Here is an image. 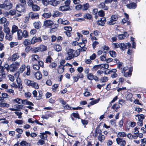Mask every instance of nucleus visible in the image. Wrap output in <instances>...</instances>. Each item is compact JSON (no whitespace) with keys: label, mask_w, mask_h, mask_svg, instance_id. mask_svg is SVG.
I'll return each instance as SVG.
<instances>
[{"label":"nucleus","mask_w":146,"mask_h":146,"mask_svg":"<svg viewBox=\"0 0 146 146\" xmlns=\"http://www.w3.org/2000/svg\"><path fill=\"white\" fill-rule=\"evenodd\" d=\"M13 101V102H15L19 104H24L30 105H33V104L31 102L28 101L26 100H22L19 98H17L14 99Z\"/></svg>","instance_id":"2"},{"label":"nucleus","mask_w":146,"mask_h":146,"mask_svg":"<svg viewBox=\"0 0 146 146\" xmlns=\"http://www.w3.org/2000/svg\"><path fill=\"white\" fill-rule=\"evenodd\" d=\"M39 96L36 97V99L37 100H39L41 99L42 97L43 96V94L42 92L41 91H38Z\"/></svg>","instance_id":"50"},{"label":"nucleus","mask_w":146,"mask_h":146,"mask_svg":"<svg viewBox=\"0 0 146 146\" xmlns=\"http://www.w3.org/2000/svg\"><path fill=\"white\" fill-rule=\"evenodd\" d=\"M98 7L99 8H101L105 10H107L108 9V6L105 5L104 3H100L98 5Z\"/></svg>","instance_id":"22"},{"label":"nucleus","mask_w":146,"mask_h":146,"mask_svg":"<svg viewBox=\"0 0 146 146\" xmlns=\"http://www.w3.org/2000/svg\"><path fill=\"white\" fill-rule=\"evenodd\" d=\"M131 44L129 42L125 44L122 43H120V48L123 50L127 48V47L128 48L131 47Z\"/></svg>","instance_id":"8"},{"label":"nucleus","mask_w":146,"mask_h":146,"mask_svg":"<svg viewBox=\"0 0 146 146\" xmlns=\"http://www.w3.org/2000/svg\"><path fill=\"white\" fill-rule=\"evenodd\" d=\"M90 6L89 3H86L82 5V9L83 11L87 10L89 7Z\"/></svg>","instance_id":"34"},{"label":"nucleus","mask_w":146,"mask_h":146,"mask_svg":"<svg viewBox=\"0 0 146 146\" xmlns=\"http://www.w3.org/2000/svg\"><path fill=\"white\" fill-rule=\"evenodd\" d=\"M30 57L31 58V60L33 62L38 61L40 60V57L36 54H32L30 56Z\"/></svg>","instance_id":"11"},{"label":"nucleus","mask_w":146,"mask_h":146,"mask_svg":"<svg viewBox=\"0 0 146 146\" xmlns=\"http://www.w3.org/2000/svg\"><path fill=\"white\" fill-rule=\"evenodd\" d=\"M84 17L85 19H90L92 18V16L91 15L87 13L84 15Z\"/></svg>","instance_id":"48"},{"label":"nucleus","mask_w":146,"mask_h":146,"mask_svg":"<svg viewBox=\"0 0 146 146\" xmlns=\"http://www.w3.org/2000/svg\"><path fill=\"white\" fill-rule=\"evenodd\" d=\"M30 42V41L29 39H25L24 40L23 42V44L25 46H26L29 44Z\"/></svg>","instance_id":"51"},{"label":"nucleus","mask_w":146,"mask_h":146,"mask_svg":"<svg viewBox=\"0 0 146 146\" xmlns=\"http://www.w3.org/2000/svg\"><path fill=\"white\" fill-rule=\"evenodd\" d=\"M30 86L35 89H38L39 88V86L38 84L33 81H32Z\"/></svg>","instance_id":"32"},{"label":"nucleus","mask_w":146,"mask_h":146,"mask_svg":"<svg viewBox=\"0 0 146 146\" xmlns=\"http://www.w3.org/2000/svg\"><path fill=\"white\" fill-rule=\"evenodd\" d=\"M53 22L50 20H46L44 21L43 26L46 27L50 26L53 24Z\"/></svg>","instance_id":"15"},{"label":"nucleus","mask_w":146,"mask_h":146,"mask_svg":"<svg viewBox=\"0 0 146 146\" xmlns=\"http://www.w3.org/2000/svg\"><path fill=\"white\" fill-rule=\"evenodd\" d=\"M23 33V37L24 38H27L28 37L29 33L25 30H24L23 31H22Z\"/></svg>","instance_id":"38"},{"label":"nucleus","mask_w":146,"mask_h":146,"mask_svg":"<svg viewBox=\"0 0 146 146\" xmlns=\"http://www.w3.org/2000/svg\"><path fill=\"white\" fill-rule=\"evenodd\" d=\"M12 7V5L9 0H5L2 4H0V8L8 10Z\"/></svg>","instance_id":"1"},{"label":"nucleus","mask_w":146,"mask_h":146,"mask_svg":"<svg viewBox=\"0 0 146 146\" xmlns=\"http://www.w3.org/2000/svg\"><path fill=\"white\" fill-rule=\"evenodd\" d=\"M117 0H106L105 1V3L106 4L113 2V4L111 6L113 7H116L117 4Z\"/></svg>","instance_id":"13"},{"label":"nucleus","mask_w":146,"mask_h":146,"mask_svg":"<svg viewBox=\"0 0 146 146\" xmlns=\"http://www.w3.org/2000/svg\"><path fill=\"white\" fill-rule=\"evenodd\" d=\"M14 107H15V109L17 110V111H19L20 109H22L23 107V106L21 105H14Z\"/></svg>","instance_id":"56"},{"label":"nucleus","mask_w":146,"mask_h":146,"mask_svg":"<svg viewBox=\"0 0 146 146\" xmlns=\"http://www.w3.org/2000/svg\"><path fill=\"white\" fill-rule=\"evenodd\" d=\"M31 7L32 10L34 11H38L40 9V7L36 4L34 5Z\"/></svg>","instance_id":"24"},{"label":"nucleus","mask_w":146,"mask_h":146,"mask_svg":"<svg viewBox=\"0 0 146 146\" xmlns=\"http://www.w3.org/2000/svg\"><path fill=\"white\" fill-rule=\"evenodd\" d=\"M136 117H137L139 121H142L144 119L145 117L143 114H137L135 115Z\"/></svg>","instance_id":"35"},{"label":"nucleus","mask_w":146,"mask_h":146,"mask_svg":"<svg viewBox=\"0 0 146 146\" xmlns=\"http://www.w3.org/2000/svg\"><path fill=\"white\" fill-rule=\"evenodd\" d=\"M109 54L110 56L113 57H115L116 56V52L114 51H110L109 52Z\"/></svg>","instance_id":"63"},{"label":"nucleus","mask_w":146,"mask_h":146,"mask_svg":"<svg viewBox=\"0 0 146 146\" xmlns=\"http://www.w3.org/2000/svg\"><path fill=\"white\" fill-rule=\"evenodd\" d=\"M99 65H95L91 69V70L93 72L95 71L99 68Z\"/></svg>","instance_id":"54"},{"label":"nucleus","mask_w":146,"mask_h":146,"mask_svg":"<svg viewBox=\"0 0 146 146\" xmlns=\"http://www.w3.org/2000/svg\"><path fill=\"white\" fill-rule=\"evenodd\" d=\"M3 31L6 34L10 33V29L7 26H4Z\"/></svg>","instance_id":"44"},{"label":"nucleus","mask_w":146,"mask_h":146,"mask_svg":"<svg viewBox=\"0 0 146 146\" xmlns=\"http://www.w3.org/2000/svg\"><path fill=\"white\" fill-rule=\"evenodd\" d=\"M40 137L42 139L46 140L47 139V136L45 133H40Z\"/></svg>","instance_id":"42"},{"label":"nucleus","mask_w":146,"mask_h":146,"mask_svg":"<svg viewBox=\"0 0 146 146\" xmlns=\"http://www.w3.org/2000/svg\"><path fill=\"white\" fill-rule=\"evenodd\" d=\"M58 23L62 24L64 25H69L70 22L67 20H63L62 19H59L58 20Z\"/></svg>","instance_id":"14"},{"label":"nucleus","mask_w":146,"mask_h":146,"mask_svg":"<svg viewBox=\"0 0 146 146\" xmlns=\"http://www.w3.org/2000/svg\"><path fill=\"white\" fill-rule=\"evenodd\" d=\"M18 44V43L17 42H11L9 43V45L11 48H12L14 46L17 45Z\"/></svg>","instance_id":"49"},{"label":"nucleus","mask_w":146,"mask_h":146,"mask_svg":"<svg viewBox=\"0 0 146 146\" xmlns=\"http://www.w3.org/2000/svg\"><path fill=\"white\" fill-rule=\"evenodd\" d=\"M52 58L50 56H48L47 57L46 60L45 62L46 63H48L51 62Z\"/></svg>","instance_id":"59"},{"label":"nucleus","mask_w":146,"mask_h":146,"mask_svg":"<svg viewBox=\"0 0 146 146\" xmlns=\"http://www.w3.org/2000/svg\"><path fill=\"white\" fill-rule=\"evenodd\" d=\"M99 68L100 69H108L109 67V65L107 64H99Z\"/></svg>","instance_id":"26"},{"label":"nucleus","mask_w":146,"mask_h":146,"mask_svg":"<svg viewBox=\"0 0 146 146\" xmlns=\"http://www.w3.org/2000/svg\"><path fill=\"white\" fill-rule=\"evenodd\" d=\"M27 72L26 73V74L27 76H29L30 74V67L28 65L26 66Z\"/></svg>","instance_id":"62"},{"label":"nucleus","mask_w":146,"mask_h":146,"mask_svg":"<svg viewBox=\"0 0 146 146\" xmlns=\"http://www.w3.org/2000/svg\"><path fill=\"white\" fill-rule=\"evenodd\" d=\"M54 49L57 52L60 51L61 50V46L59 44H55L54 46Z\"/></svg>","instance_id":"31"},{"label":"nucleus","mask_w":146,"mask_h":146,"mask_svg":"<svg viewBox=\"0 0 146 146\" xmlns=\"http://www.w3.org/2000/svg\"><path fill=\"white\" fill-rule=\"evenodd\" d=\"M87 78L90 80L93 79L94 76L92 73H88L87 76Z\"/></svg>","instance_id":"58"},{"label":"nucleus","mask_w":146,"mask_h":146,"mask_svg":"<svg viewBox=\"0 0 146 146\" xmlns=\"http://www.w3.org/2000/svg\"><path fill=\"white\" fill-rule=\"evenodd\" d=\"M32 80H30L28 79H25L24 80L25 83L28 86H30Z\"/></svg>","instance_id":"60"},{"label":"nucleus","mask_w":146,"mask_h":146,"mask_svg":"<svg viewBox=\"0 0 146 146\" xmlns=\"http://www.w3.org/2000/svg\"><path fill=\"white\" fill-rule=\"evenodd\" d=\"M50 117H52V116L50 114H48V115H42L41 117V118L43 119H47L49 118Z\"/></svg>","instance_id":"61"},{"label":"nucleus","mask_w":146,"mask_h":146,"mask_svg":"<svg viewBox=\"0 0 146 146\" xmlns=\"http://www.w3.org/2000/svg\"><path fill=\"white\" fill-rule=\"evenodd\" d=\"M141 146H146V139H141Z\"/></svg>","instance_id":"57"},{"label":"nucleus","mask_w":146,"mask_h":146,"mask_svg":"<svg viewBox=\"0 0 146 146\" xmlns=\"http://www.w3.org/2000/svg\"><path fill=\"white\" fill-rule=\"evenodd\" d=\"M64 71V66L62 65H59L58 68V72L59 74L63 73Z\"/></svg>","instance_id":"23"},{"label":"nucleus","mask_w":146,"mask_h":146,"mask_svg":"<svg viewBox=\"0 0 146 146\" xmlns=\"http://www.w3.org/2000/svg\"><path fill=\"white\" fill-rule=\"evenodd\" d=\"M26 66L25 64H23L22 65L19 69V72L20 73H22L25 69Z\"/></svg>","instance_id":"43"},{"label":"nucleus","mask_w":146,"mask_h":146,"mask_svg":"<svg viewBox=\"0 0 146 146\" xmlns=\"http://www.w3.org/2000/svg\"><path fill=\"white\" fill-rule=\"evenodd\" d=\"M13 35L12 33L11 34L10 33L6 34L5 36V39L9 41L12 40L13 38Z\"/></svg>","instance_id":"18"},{"label":"nucleus","mask_w":146,"mask_h":146,"mask_svg":"<svg viewBox=\"0 0 146 146\" xmlns=\"http://www.w3.org/2000/svg\"><path fill=\"white\" fill-rule=\"evenodd\" d=\"M16 9L20 13L23 12L25 11V8L24 7L21 5L17 6H16Z\"/></svg>","instance_id":"17"},{"label":"nucleus","mask_w":146,"mask_h":146,"mask_svg":"<svg viewBox=\"0 0 146 146\" xmlns=\"http://www.w3.org/2000/svg\"><path fill=\"white\" fill-rule=\"evenodd\" d=\"M120 108L119 106L116 104H114L111 107V108L114 110H115V111L117 112L118 111V110Z\"/></svg>","instance_id":"36"},{"label":"nucleus","mask_w":146,"mask_h":146,"mask_svg":"<svg viewBox=\"0 0 146 146\" xmlns=\"http://www.w3.org/2000/svg\"><path fill=\"white\" fill-rule=\"evenodd\" d=\"M37 37L36 36L33 37L30 41L31 44H34L37 42Z\"/></svg>","instance_id":"39"},{"label":"nucleus","mask_w":146,"mask_h":146,"mask_svg":"<svg viewBox=\"0 0 146 146\" xmlns=\"http://www.w3.org/2000/svg\"><path fill=\"white\" fill-rule=\"evenodd\" d=\"M73 52V50L71 49H69L67 51V52L65 54V59L66 60H70V59H68V57L72 55V53Z\"/></svg>","instance_id":"10"},{"label":"nucleus","mask_w":146,"mask_h":146,"mask_svg":"<svg viewBox=\"0 0 146 146\" xmlns=\"http://www.w3.org/2000/svg\"><path fill=\"white\" fill-rule=\"evenodd\" d=\"M47 48L46 46L43 44H40L38 47L35 48L34 50L36 52H43L46 50Z\"/></svg>","instance_id":"4"},{"label":"nucleus","mask_w":146,"mask_h":146,"mask_svg":"<svg viewBox=\"0 0 146 146\" xmlns=\"http://www.w3.org/2000/svg\"><path fill=\"white\" fill-rule=\"evenodd\" d=\"M106 21L105 18H101L100 20L98 21V23L100 25L103 26L104 25Z\"/></svg>","instance_id":"29"},{"label":"nucleus","mask_w":146,"mask_h":146,"mask_svg":"<svg viewBox=\"0 0 146 146\" xmlns=\"http://www.w3.org/2000/svg\"><path fill=\"white\" fill-rule=\"evenodd\" d=\"M132 71V67L130 68L127 72H126L124 73H123L124 74L123 76L126 77H130L131 75Z\"/></svg>","instance_id":"12"},{"label":"nucleus","mask_w":146,"mask_h":146,"mask_svg":"<svg viewBox=\"0 0 146 146\" xmlns=\"http://www.w3.org/2000/svg\"><path fill=\"white\" fill-rule=\"evenodd\" d=\"M72 55L68 57V59H71L74 57H76L78 55V54L77 51L73 50V52L72 53Z\"/></svg>","instance_id":"33"},{"label":"nucleus","mask_w":146,"mask_h":146,"mask_svg":"<svg viewBox=\"0 0 146 146\" xmlns=\"http://www.w3.org/2000/svg\"><path fill=\"white\" fill-rule=\"evenodd\" d=\"M19 57V54L15 53L13 54L11 57L8 58V60L11 62H13L17 60Z\"/></svg>","instance_id":"5"},{"label":"nucleus","mask_w":146,"mask_h":146,"mask_svg":"<svg viewBox=\"0 0 146 146\" xmlns=\"http://www.w3.org/2000/svg\"><path fill=\"white\" fill-rule=\"evenodd\" d=\"M116 141L117 144L120 145V146H125L126 142L124 139L119 138H117Z\"/></svg>","instance_id":"7"},{"label":"nucleus","mask_w":146,"mask_h":146,"mask_svg":"<svg viewBox=\"0 0 146 146\" xmlns=\"http://www.w3.org/2000/svg\"><path fill=\"white\" fill-rule=\"evenodd\" d=\"M100 100V99L99 98V99H98L97 100H96L94 101L91 102L89 104V105H88V106L89 107L90 106L93 105L95 104H96L98 103L99 102Z\"/></svg>","instance_id":"46"},{"label":"nucleus","mask_w":146,"mask_h":146,"mask_svg":"<svg viewBox=\"0 0 146 146\" xmlns=\"http://www.w3.org/2000/svg\"><path fill=\"white\" fill-rule=\"evenodd\" d=\"M19 30L18 29V27L15 25H13L12 27V30L11 31V33L13 34L14 33L16 32H17V31Z\"/></svg>","instance_id":"21"},{"label":"nucleus","mask_w":146,"mask_h":146,"mask_svg":"<svg viewBox=\"0 0 146 146\" xmlns=\"http://www.w3.org/2000/svg\"><path fill=\"white\" fill-rule=\"evenodd\" d=\"M115 22L111 18H110V20L109 21L107 22L108 24L110 25H113L115 24Z\"/></svg>","instance_id":"64"},{"label":"nucleus","mask_w":146,"mask_h":146,"mask_svg":"<svg viewBox=\"0 0 146 146\" xmlns=\"http://www.w3.org/2000/svg\"><path fill=\"white\" fill-rule=\"evenodd\" d=\"M9 106V104L3 102H0V107L2 108H8Z\"/></svg>","instance_id":"37"},{"label":"nucleus","mask_w":146,"mask_h":146,"mask_svg":"<svg viewBox=\"0 0 146 146\" xmlns=\"http://www.w3.org/2000/svg\"><path fill=\"white\" fill-rule=\"evenodd\" d=\"M70 8L69 7L66 5L60 7L59 9L61 11H67L70 10Z\"/></svg>","instance_id":"30"},{"label":"nucleus","mask_w":146,"mask_h":146,"mask_svg":"<svg viewBox=\"0 0 146 146\" xmlns=\"http://www.w3.org/2000/svg\"><path fill=\"white\" fill-rule=\"evenodd\" d=\"M33 25L35 28L37 29L40 28L41 26V23L39 21L35 22Z\"/></svg>","instance_id":"19"},{"label":"nucleus","mask_w":146,"mask_h":146,"mask_svg":"<svg viewBox=\"0 0 146 146\" xmlns=\"http://www.w3.org/2000/svg\"><path fill=\"white\" fill-rule=\"evenodd\" d=\"M118 103L119 104L123 106L125 104V101L124 100L121 99L119 100Z\"/></svg>","instance_id":"53"},{"label":"nucleus","mask_w":146,"mask_h":146,"mask_svg":"<svg viewBox=\"0 0 146 146\" xmlns=\"http://www.w3.org/2000/svg\"><path fill=\"white\" fill-rule=\"evenodd\" d=\"M35 78L37 80L40 79L42 77V75L41 73L38 72L35 73Z\"/></svg>","instance_id":"28"},{"label":"nucleus","mask_w":146,"mask_h":146,"mask_svg":"<svg viewBox=\"0 0 146 146\" xmlns=\"http://www.w3.org/2000/svg\"><path fill=\"white\" fill-rule=\"evenodd\" d=\"M32 66L33 69L35 70H38L40 69L39 66L36 64H33Z\"/></svg>","instance_id":"52"},{"label":"nucleus","mask_w":146,"mask_h":146,"mask_svg":"<svg viewBox=\"0 0 146 146\" xmlns=\"http://www.w3.org/2000/svg\"><path fill=\"white\" fill-rule=\"evenodd\" d=\"M82 41L83 44V45L81 46V45H79V46L81 48V51H85L86 49V48L85 47V44L87 43V40L86 38H83L82 39Z\"/></svg>","instance_id":"9"},{"label":"nucleus","mask_w":146,"mask_h":146,"mask_svg":"<svg viewBox=\"0 0 146 146\" xmlns=\"http://www.w3.org/2000/svg\"><path fill=\"white\" fill-rule=\"evenodd\" d=\"M100 58L101 60L102 61H106V55L105 54L100 56Z\"/></svg>","instance_id":"55"},{"label":"nucleus","mask_w":146,"mask_h":146,"mask_svg":"<svg viewBox=\"0 0 146 146\" xmlns=\"http://www.w3.org/2000/svg\"><path fill=\"white\" fill-rule=\"evenodd\" d=\"M126 6L129 9H134L136 7L137 5L135 3H133L127 5Z\"/></svg>","instance_id":"27"},{"label":"nucleus","mask_w":146,"mask_h":146,"mask_svg":"<svg viewBox=\"0 0 146 146\" xmlns=\"http://www.w3.org/2000/svg\"><path fill=\"white\" fill-rule=\"evenodd\" d=\"M19 62H16L14 63H13L10 65L9 71L11 72H13L17 70L20 66Z\"/></svg>","instance_id":"3"},{"label":"nucleus","mask_w":146,"mask_h":146,"mask_svg":"<svg viewBox=\"0 0 146 146\" xmlns=\"http://www.w3.org/2000/svg\"><path fill=\"white\" fill-rule=\"evenodd\" d=\"M117 138H119L122 139L124 137H126L127 136L126 133L124 132H120L117 133Z\"/></svg>","instance_id":"16"},{"label":"nucleus","mask_w":146,"mask_h":146,"mask_svg":"<svg viewBox=\"0 0 146 146\" xmlns=\"http://www.w3.org/2000/svg\"><path fill=\"white\" fill-rule=\"evenodd\" d=\"M95 134L94 135V137H96L98 135H101L102 133V131L99 129L98 128H96L95 131Z\"/></svg>","instance_id":"25"},{"label":"nucleus","mask_w":146,"mask_h":146,"mask_svg":"<svg viewBox=\"0 0 146 146\" xmlns=\"http://www.w3.org/2000/svg\"><path fill=\"white\" fill-rule=\"evenodd\" d=\"M57 64L54 62H52L49 65V67L51 68H54L57 66Z\"/></svg>","instance_id":"45"},{"label":"nucleus","mask_w":146,"mask_h":146,"mask_svg":"<svg viewBox=\"0 0 146 146\" xmlns=\"http://www.w3.org/2000/svg\"><path fill=\"white\" fill-rule=\"evenodd\" d=\"M17 38L19 40H21L22 39L23 36L22 31L21 30H19L17 32Z\"/></svg>","instance_id":"20"},{"label":"nucleus","mask_w":146,"mask_h":146,"mask_svg":"<svg viewBox=\"0 0 146 146\" xmlns=\"http://www.w3.org/2000/svg\"><path fill=\"white\" fill-rule=\"evenodd\" d=\"M105 136L104 135L102 134L98 135V140L102 142V141H104L105 139Z\"/></svg>","instance_id":"47"},{"label":"nucleus","mask_w":146,"mask_h":146,"mask_svg":"<svg viewBox=\"0 0 146 146\" xmlns=\"http://www.w3.org/2000/svg\"><path fill=\"white\" fill-rule=\"evenodd\" d=\"M29 15L30 17L33 20L38 19L39 17V15L37 13L32 12L29 13Z\"/></svg>","instance_id":"6"},{"label":"nucleus","mask_w":146,"mask_h":146,"mask_svg":"<svg viewBox=\"0 0 146 146\" xmlns=\"http://www.w3.org/2000/svg\"><path fill=\"white\" fill-rule=\"evenodd\" d=\"M42 16L45 18L47 19L50 18L51 16L50 13H44L43 14Z\"/></svg>","instance_id":"41"},{"label":"nucleus","mask_w":146,"mask_h":146,"mask_svg":"<svg viewBox=\"0 0 146 146\" xmlns=\"http://www.w3.org/2000/svg\"><path fill=\"white\" fill-rule=\"evenodd\" d=\"M135 38L131 37V40L132 42V48H135L136 44L135 42L134 41Z\"/></svg>","instance_id":"40"}]
</instances>
